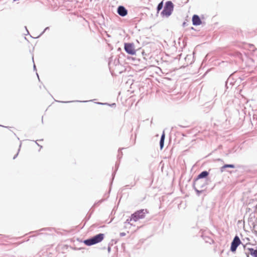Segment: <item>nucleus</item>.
I'll list each match as a JSON object with an SVG mask.
<instances>
[{
	"instance_id": "nucleus-1",
	"label": "nucleus",
	"mask_w": 257,
	"mask_h": 257,
	"mask_svg": "<svg viewBox=\"0 0 257 257\" xmlns=\"http://www.w3.org/2000/svg\"><path fill=\"white\" fill-rule=\"evenodd\" d=\"M148 213V211L147 209H141L133 213L130 218V219H127L126 221L128 222V223H131L132 221H137L140 219H143L145 217L146 214Z\"/></svg>"
},
{
	"instance_id": "nucleus-2",
	"label": "nucleus",
	"mask_w": 257,
	"mask_h": 257,
	"mask_svg": "<svg viewBox=\"0 0 257 257\" xmlns=\"http://www.w3.org/2000/svg\"><path fill=\"white\" fill-rule=\"evenodd\" d=\"M104 238V234L103 233L98 234L93 237L85 240L84 243L88 246L94 245L102 241Z\"/></svg>"
},
{
	"instance_id": "nucleus-3",
	"label": "nucleus",
	"mask_w": 257,
	"mask_h": 257,
	"mask_svg": "<svg viewBox=\"0 0 257 257\" xmlns=\"http://www.w3.org/2000/svg\"><path fill=\"white\" fill-rule=\"evenodd\" d=\"M174 9V5L171 1L166 3L164 10L161 12V15L163 17H168L172 13Z\"/></svg>"
},
{
	"instance_id": "nucleus-4",
	"label": "nucleus",
	"mask_w": 257,
	"mask_h": 257,
	"mask_svg": "<svg viewBox=\"0 0 257 257\" xmlns=\"http://www.w3.org/2000/svg\"><path fill=\"white\" fill-rule=\"evenodd\" d=\"M241 242L238 236H235L233 238L230 247V250L232 252H235L236 250L237 246L241 244Z\"/></svg>"
},
{
	"instance_id": "nucleus-5",
	"label": "nucleus",
	"mask_w": 257,
	"mask_h": 257,
	"mask_svg": "<svg viewBox=\"0 0 257 257\" xmlns=\"http://www.w3.org/2000/svg\"><path fill=\"white\" fill-rule=\"evenodd\" d=\"M124 50L129 54L134 55L136 54V50L134 48L133 44L132 43H125Z\"/></svg>"
},
{
	"instance_id": "nucleus-6",
	"label": "nucleus",
	"mask_w": 257,
	"mask_h": 257,
	"mask_svg": "<svg viewBox=\"0 0 257 257\" xmlns=\"http://www.w3.org/2000/svg\"><path fill=\"white\" fill-rule=\"evenodd\" d=\"M117 13L121 17L125 16L127 14V11L123 6H119L117 8Z\"/></svg>"
},
{
	"instance_id": "nucleus-7",
	"label": "nucleus",
	"mask_w": 257,
	"mask_h": 257,
	"mask_svg": "<svg viewBox=\"0 0 257 257\" xmlns=\"http://www.w3.org/2000/svg\"><path fill=\"white\" fill-rule=\"evenodd\" d=\"M192 23L194 25H200L201 24V21L197 15H194L192 17Z\"/></svg>"
},
{
	"instance_id": "nucleus-8",
	"label": "nucleus",
	"mask_w": 257,
	"mask_h": 257,
	"mask_svg": "<svg viewBox=\"0 0 257 257\" xmlns=\"http://www.w3.org/2000/svg\"><path fill=\"white\" fill-rule=\"evenodd\" d=\"M247 250L252 256L253 257H257V250H255L252 248H248Z\"/></svg>"
},
{
	"instance_id": "nucleus-9",
	"label": "nucleus",
	"mask_w": 257,
	"mask_h": 257,
	"mask_svg": "<svg viewBox=\"0 0 257 257\" xmlns=\"http://www.w3.org/2000/svg\"><path fill=\"white\" fill-rule=\"evenodd\" d=\"M165 138V133H163L161 136L160 142L161 149H162V148H163Z\"/></svg>"
},
{
	"instance_id": "nucleus-10",
	"label": "nucleus",
	"mask_w": 257,
	"mask_h": 257,
	"mask_svg": "<svg viewBox=\"0 0 257 257\" xmlns=\"http://www.w3.org/2000/svg\"><path fill=\"white\" fill-rule=\"evenodd\" d=\"M208 175V173L207 171H203L201 172L197 177V179H201L205 178Z\"/></svg>"
},
{
	"instance_id": "nucleus-11",
	"label": "nucleus",
	"mask_w": 257,
	"mask_h": 257,
	"mask_svg": "<svg viewBox=\"0 0 257 257\" xmlns=\"http://www.w3.org/2000/svg\"><path fill=\"white\" fill-rule=\"evenodd\" d=\"M226 168H234V166L233 165H231V164H229V165H224V166H223L221 168V171H223V169Z\"/></svg>"
},
{
	"instance_id": "nucleus-12",
	"label": "nucleus",
	"mask_w": 257,
	"mask_h": 257,
	"mask_svg": "<svg viewBox=\"0 0 257 257\" xmlns=\"http://www.w3.org/2000/svg\"><path fill=\"white\" fill-rule=\"evenodd\" d=\"M163 7V2H161L157 7V13H158L159 11L162 9Z\"/></svg>"
},
{
	"instance_id": "nucleus-13",
	"label": "nucleus",
	"mask_w": 257,
	"mask_h": 257,
	"mask_svg": "<svg viewBox=\"0 0 257 257\" xmlns=\"http://www.w3.org/2000/svg\"><path fill=\"white\" fill-rule=\"evenodd\" d=\"M245 246H246V245H243V247H244V248H245Z\"/></svg>"
}]
</instances>
